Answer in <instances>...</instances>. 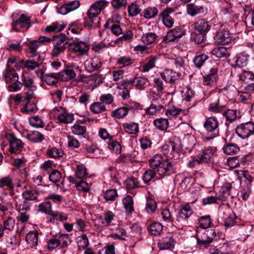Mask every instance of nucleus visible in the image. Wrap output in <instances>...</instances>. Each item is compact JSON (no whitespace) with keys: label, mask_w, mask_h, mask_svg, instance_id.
I'll list each match as a JSON object with an SVG mask.
<instances>
[{"label":"nucleus","mask_w":254,"mask_h":254,"mask_svg":"<svg viewBox=\"0 0 254 254\" xmlns=\"http://www.w3.org/2000/svg\"><path fill=\"white\" fill-rule=\"evenodd\" d=\"M57 74H58V72L46 74L43 77V80L49 85H55L58 82V79H59V76Z\"/></svg>","instance_id":"37998d69"},{"label":"nucleus","mask_w":254,"mask_h":254,"mask_svg":"<svg viewBox=\"0 0 254 254\" xmlns=\"http://www.w3.org/2000/svg\"><path fill=\"white\" fill-rule=\"evenodd\" d=\"M128 13L129 16H135L140 13L141 9L139 6L134 3H132L128 6Z\"/></svg>","instance_id":"338daca9"},{"label":"nucleus","mask_w":254,"mask_h":254,"mask_svg":"<svg viewBox=\"0 0 254 254\" xmlns=\"http://www.w3.org/2000/svg\"><path fill=\"white\" fill-rule=\"evenodd\" d=\"M238 82L240 85L242 86L243 85V83L248 82L249 80L254 79V73L252 72L246 70H243L239 74Z\"/></svg>","instance_id":"f704fd0d"},{"label":"nucleus","mask_w":254,"mask_h":254,"mask_svg":"<svg viewBox=\"0 0 254 254\" xmlns=\"http://www.w3.org/2000/svg\"><path fill=\"white\" fill-rule=\"evenodd\" d=\"M118 196L117 190L114 189H110L105 192L104 197L107 201H114Z\"/></svg>","instance_id":"774afa93"},{"label":"nucleus","mask_w":254,"mask_h":254,"mask_svg":"<svg viewBox=\"0 0 254 254\" xmlns=\"http://www.w3.org/2000/svg\"><path fill=\"white\" fill-rule=\"evenodd\" d=\"M39 195V191L35 189L26 190L23 191L22 193V196L24 199H25L28 201H40V200L38 199Z\"/></svg>","instance_id":"4be33fe9"},{"label":"nucleus","mask_w":254,"mask_h":254,"mask_svg":"<svg viewBox=\"0 0 254 254\" xmlns=\"http://www.w3.org/2000/svg\"><path fill=\"white\" fill-rule=\"evenodd\" d=\"M108 146L109 149L115 153H120L121 152V145L118 141L111 140L110 138L108 142Z\"/></svg>","instance_id":"0e129e2a"},{"label":"nucleus","mask_w":254,"mask_h":254,"mask_svg":"<svg viewBox=\"0 0 254 254\" xmlns=\"http://www.w3.org/2000/svg\"><path fill=\"white\" fill-rule=\"evenodd\" d=\"M165 107L157 106L151 104L150 106L146 109V113L149 115H155L157 113H160L162 111H164Z\"/></svg>","instance_id":"bf43d9fd"},{"label":"nucleus","mask_w":254,"mask_h":254,"mask_svg":"<svg viewBox=\"0 0 254 254\" xmlns=\"http://www.w3.org/2000/svg\"><path fill=\"white\" fill-rule=\"evenodd\" d=\"M175 168L171 162H169L168 160H164L158 169H157V172L162 178L175 173Z\"/></svg>","instance_id":"1a4fd4ad"},{"label":"nucleus","mask_w":254,"mask_h":254,"mask_svg":"<svg viewBox=\"0 0 254 254\" xmlns=\"http://www.w3.org/2000/svg\"><path fill=\"white\" fill-rule=\"evenodd\" d=\"M90 109L94 114H99L106 110L105 106L101 102H94L90 105Z\"/></svg>","instance_id":"de8ad7c7"},{"label":"nucleus","mask_w":254,"mask_h":254,"mask_svg":"<svg viewBox=\"0 0 254 254\" xmlns=\"http://www.w3.org/2000/svg\"><path fill=\"white\" fill-rule=\"evenodd\" d=\"M165 114L169 118H174L179 116L180 115L184 116L186 115L185 111L176 107L173 106L167 109L165 111Z\"/></svg>","instance_id":"e433bc0d"},{"label":"nucleus","mask_w":254,"mask_h":254,"mask_svg":"<svg viewBox=\"0 0 254 254\" xmlns=\"http://www.w3.org/2000/svg\"><path fill=\"white\" fill-rule=\"evenodd\" d=\"M58 118L60 123L65 124L71 123L74 120L73 115L68 113L66 111L60 113L58 116Z\"/></svg>","instance_id":"72a5a7b5"},{"label":"nucleus","mask_w":254,"mask_h":254,"mask_svg":"<svg viewBox=\"0 0 254 254\" xmlns=\"http://www.w3.org/2000/svg\"><path fill=\"white\" fill-rule=\"evenodd\" d=\"M87 17L84 18V26L90 28H96L100 25L101 18L99 15L87 11Z\"/></svg>","instance_id":"4468645a"},{"label":"nucleus","mask_w":254,"mask_h":254,"mask_svg":"<svg viewBox=\"0 0 254 254\" xmlns=\"http://www.w3.org/2000/svg\"><path fill=\"white\" fill-rule=\"evenodd\" d=\"M187 11L190 15L194 16L198 14H204L206 10L202 5L191 3L187 5Z\"/></svg>","instance_id":"dca6fc26"},{"label":"nucleus","mask_w":254,"mask_h":254,"mask_svg":"<svg viewBox=\"0 0 254 254\" xmlns=\"http://www.w3.org/2000/svg\"><path fill=\"white\" fill-rule=\"evenodd\" d=\"M28 139L31 142H39L44 139V136L38 131H33L27 135Z\"/></svg>","instance_id":"4d7b16f0"},{"label":"nucleus","mask_w":254,"mask_h":254,"mask_svg":"<svg viewBox=\"0 0 254 254\" xmlns=\"http://www.w3.org/2000/svg\"><path fill=\"white\" fill-rule=\"evenodd\" d=\"M155 93L154 92L153 94H150L152 101L151 104L165 107L166 101L165 98L162 95L155 94Z\"/></svg>","instance_id":"58836bf2"},{"label":"nucleus","mask_w":254,"mask_h":254,"mask_svg":"<svg viewBox=\"0 0 254 254\" xmlns=\"http://www.w3.org/2000/svg\"><path fill=\"white\" fill-rule=\"evenodd\" d=\"M59 79L64 81H67L74 78L76 73L70 67H66L61 72H58Z\"/></svg>","instance_id":"b1692460"},{"label":"nucleus","mask_w":254,"mask_h":254,"mask_svg":"<svg viewBox=\"0 0 254 254\" xmlns=\"http://www.w3.org/2000/svg\"><path fill=\"white\" fill-rule=\"evenodd\" d=\"M32 60H29L26 62L23 61V62L21 63H24V66L25 67L30 69H34L40 65L39 62L41 61V56L39 54L33 55V56H29Z\"/></svg>","instance_id":"393cba45"},{"label":"nucleus","mask_w":254,"mask_h":254,"mask_svg":"<svg viewBox=\"0 0 254 254\" xmlns=\"http://www.w3.org/2000/svg\"><path fill=\"white\" fill-rule=\"evenodd\" d=\"M23 62V60L16 57H12L10 58L7 63V68L4 73V78L6 82L12 83L17 81L19 78L17 73H16L12 67H10V64H14V66H16L18 64Z\"/></svg>","instance_id":"f03ea898"},{"label":"nucleus","mask_w":254,"mask_h":254,"mask_svg":"<svg viewBox=\"0 0 254 254\" xmlns=\"http://www.w3.org/2000/svg\"><path fill=\"white\" fill-rule=\"evenodd\" d=\"M211 27L209 22L204 18L199 19L194 23V29L196 33L203 35H206Z\"/></svg>","instance_id":"ddd939ff"},{"label":"nucleus","mask_w":254,"mask_h":254,"mask_svg":"<svg viewBox=\"0 0 254 254\" xmlns=\"http://www.w3.org/2000/svg\"><path fill=\"white\" fill-rule=\"evenodd\" d=\"M235 132L241 138H247L254 133V123L252 122L242 123L237 127Z\"/></svg>","instance_id":"20e7f679"},{"label":"nucleus","mask_w":254,"mask_h":254,"mask_svg":"<svg viewBox=\"0 0 254 254\" xmlns=\"http://www.w3.org/2000/svg\"><path fill=\"white\" fill-rule=\"evenodd\" d=\"M128 114L125 106L117 109L111 112V116L114 118L120 119L125 117Z\"/></svg>","instance_id":"79ce46f5"},{"label":"nucleus","mask_w":254,"mask_h":254,"mask_svg":"<svg viewBox=\"0 0 254 254\" xmlns=\"http://www.w3.org/2000/svg\"><path fill=\"white\" fill-rule=\"evenodd\" d=\"M216 151V148L214 147H208L204 149L202 154L197 155L198 164L208 163L211 162Z\"/></svg>","instance_id":"9b49d317"},{"label":"nucleus","mask_w":254,"mask_h":254,"mask_svg":"<svg viewBox=\"0 0 254 254\" xmlns=\"http://www.w3.org/2000/svg\"><path fill=\"white\" fill-rule=\"evenodd\" d=\"M76 176L79 179H84L87 176L86 168L83 165H79L76 167Z\"/></svg>","instance_id":"69168bd1"},{"label":"nucleus","mask_w":254,"mask_h":254,"mask_svg":"<svg viewBox=\"0 0 254 254\" xmlns=\"http://www.w3.org/2000/svg\"><path fill=\"white\" fill-rule=\"evenodd\" d=\"M77 240L79 250L85 249L88 246L89 240L86 234L79 236Z\"/></svg>","instance_id":"5fc2aeb1"},{"label":"nucleus","mask_w":254,"mask_h":254,"mask_svg":"<svg viewBox=\"0 0 254 254\" xmlns=\"http://www.w3.org/2000/svg\"><path fill=\"white\" fill-rule=\"evenodd\" d=\"M208 58V56L205 54H201L195 57L193 62L196 67L200 68Z\"/></svg>","instance_id":"052dcab7"},{"label":"nucleus","mask_w":254,"mask_h":254,"mask_svg":"<svg viewBox=\"0 0 254 254\" xmlns=\"http://www.w3.org/2000/svg\"><path fill=\"white\" fill-rule=\"evenodd\" d=\"M102 63L100 58L94 57L87 60L84 63V66L87 71L90 72L98 70L102 66Z\"/></svg>","instance_id":"2eb2a0df"},{"label":"nucleus","mask_w":254,"mask_h":254,"mask_svg":"<svg viewBox=\"0 0 254 254\" xmlns=\"http://www.w3.org/2000/svg\"><path fill=\"white\" fill-rule=\"evenodd\" d=\"M9 143V152L11 154H18L22 150L24 143L22 141L17 138L13 133H10L7 136Z\"/></svg>","instance_id":"423d86ee"},{"label":"nucleus","mask_w":254,"mask_h":254,"mask_svg":"<svg viewBox=\"0 0 254 254\" xmlns=\"http://www.w3.org/2000/svg\"><path fill=\"white\" fill-rule=\"evenodd\" d=\"M169 122L167 119L160 118L157 119L154 121V125L158 129L164 130L168 127Z\"/></svg>","instance_id":"864d4df0"},{"label":"nucleus","mask_w":254,"mask_h":254,"mask_svg":"<svg viewBox=\"0 0 254 254\" xmlns=\"http://www.w3.org/2000/svg\"><path fill=\"white\" fill-rule=\"evenodd\" d=\"M222 115L227 121L232 123L238 118L237 111L233 109H227L223 111Z\"/></svg>","instance_id":"4c0bfd02"},{"label":"nucleus","mask_w":254,"mask_h":254,"mask_svg":"<svg viewBox=\"0 0 254 254\" xmlns=\"http://www.w3.org/2000/svg\"><path fill=\"white\" fill-rule=\"evenodd\" d=\"M0 188L9 191H13L14 185L10 176H6L0 179Z\"/></svg>","instance_id":"c756f323"},{"label":"nucleus","mask_w":254,"mask_h":254,"mask_svg":"<svg viewBox=\"0 0 254 254\" xmlns=\"http://www.w3.org/2000/svg\"><path fill=\"white\" fill-rule=\"evenodd\" d=\"M31 25L30 17L22 14L18 19L13 22L12 28L15 31H19V28L22 29L23 30H27Z\"/></svg>","instance_id":"6e6552de"},{"label":"nucleus","mask_w":254,"mask_h":254,"mask_svg":"<svg viewBox=\"0 0 254 254\" xmlns=\"http://www.w3.org/2000/svg\"><path fill=\"white\" fill-rule=\"evenodd\" d=\"M39 233L38 231H31L26 235L25 240L29 247H33L38 244Z\"/></svg>","instance_id":"473e14b6"},{"label":"nucleus","mask_w":254,"mask_h":254,"mask_svg":"<svg viewBox=\"0 0 254 254\" xmlns=\"http://www.w3.org/2000/svg\"><path fill=\"white\" fill-rule=\"evenodd\" d=\"M225 106L221 105L219 103V99H217L215 102L211 103L209 104L208 110L215 113H219L223 112Z\"/></svg>","instance_id":"3c124183"},{"label":"nucleus","mask_w":254,"mask_h":254,"mask_svg":"<svg viewBox=\"0 0 254 254\" xmlns=\"http://www.w3.org/2000/svg\"><path fill=\"white\" fill-rule=\"evenodd\" d=\"M164 87L162 79L160 78H155L154 79V85L153 87L151 89L150 94L162 95L164 94Z\"/></svg>","instance_id":"bb28decb"},{"label":"nucleus","mask_w":254,"mask_h":254,"mask_svg":"<svg viewBox=\"0 0 254 254\" xmlns=\"http://www.w3.org/2000/svg\"><path fill=\"white\" fill-rule=\"evenodd\" d=\"M126 109L128 112L129 111L135 112L138 110L142 109V105L138 102L130 100L124 104Z\"/></svg>","instance_id":"c03bdc74"},{"label":"nucleus","mask_w":254,"mask_h":254,"mask_svg":"<svg viewBox=\"0 0 254 254\" xmlns=\"http://www.w3.org/2000/svg\"><path fill=\"white\" fill-rule=\"evenodd\" d=\"M163 229L161 223L157 222H151L147 226V230L151 235H159Z\"/></svg>","instance_id":"a878e982"},{"label":"nucleus","mask_w":254,"mask_h":254,"mask_svg":"<svg viewBox=\"0 0 254 254\" xmlns=\"http://www.w3.org/2000/svg\"><path fill=\"white\" fill-rule=\"evenodd\" d=\"M65 25L64 24H61L58 22H54L51 25H49L46 27L45 31L48 32H61L65 27Z\"/></svg>","instance_id":"09e8293b"},{"label":"nucleus","mask_w":254,"mask_h":254,"mask_svg":"<svg viewBox=\"0 0 254 254\" xmlns=\"http://www.w3.org/2000/svg\"><path fill=\"white\" fill-rule=\"evenodd\" d=\"M157 38V35L153 32L144 33L141 37V40L144 44L150 45L153 43Z\"/></svg>","instance_id":"a19ab883"},{"label":"nucleus","mask_w":254,"mask_h":254,"mask_svg":"<svg viewBox=\"0 0 254 254\" xmlns=\"http://www.w3.org/2000/svg\"><path fill=\"white\" fill-rule=\"evenodd\" d=\"M158 10L156 7H148L143 11V16L147 19L155 17L158 14Z\"/></svg>","instance_id":"13d9d810"},{"label":"nucleus","mask_w":254,"mask_h":254,"mask_svg":"<svg viewBox=\"0 0 254 254\" xmlns=\"http://www.w3.org/2000/svg\"><path fill=\"white\" fill-rule=\"evenodd\" d=\"M108 3V2L106 0L96 1L91 5L88 11L95 15H99L101 11L107 6Z\"/></svg>","instance_id":"5701e85b"},{"label":"nucleus","mask_w":254,"mask_h":254,"mask_svg":"<svg viewBox=\"0 0 254 254\" xmlns=\"http://www.w3.org/2000/svg\"><path fill=\"white\" fill-rule=\"evenodd\" d=\"M22 86L25 88H33L36 86L34 83V80L32 77L28 75L22 74L21 76Z\"/></svg>","instance_id":"e2e57ef3"},{"label":"nucleus","mask_w":254,"mask_h":254,"mask_svg":"<svg viewBox=\"0 0 254 254\" xmlns=\"http://www.w3.org/2000/svg\"><path fill=\"white\" fill-rule=\"evenodd\" d=\"M214 40L218 44L226 45L232 42V37L228 30L219 29L214 37Z\"/></svg>","instance_id":"9d476101"},{"label":"nucleus","mask_w":254,"mask_h":254,"mask_svg":"<svg viewBox=\"0 0 254 254\" xmlns=\"http://www.w3.org/2000/svg\"><path fill=\"white\" fill-rule=\"evenodd\" d=\"M203 84L204 85L213 86L217 82L218 79V69L217 67H212L208 74L203 76Z\"/></svg>","instance_id":"f8f14e48"},{"label":"nucleus","mask_w":254,"mask_h":254,"mask_svg":"<svg viewBox=\"0 0 254 254\" xmlns=\"http://www.w3.org/2000/svg\"><path fill=\"white\" fill-rule=\"evenodd\" d=\"M123 203L124 208L126 210V213L127 215H131L134 211L133 207V200L132 196L127 195L123 200Z\"/></svg>","instance_id":"7c9ffc66"},{"label":"nucleus","mask_w":254,"mask_h":254,"mask_svg":"<svg viewBox=\"0 0 254 254\" xmlns=\"http://www.w3.org/2000/svg\"><path fill=\"white\" fill-rule=\"evenodd\" d=\"M148 83L147 78L142 76L135 77L132 81V85L139 90L144 89L147 86Z\"/></svg>","instance_id":"c85d7f7f"},{"label":"nucleus","mask_w":254,"mask_h":254,"mask_svg":"<svg viewBox=\"0 0 254 254\" xmlns=\"http://www.w3.org/2000/svg\"><path fill=\"white\" fill-rule=\"evenodd\" d=\"M211 53L218 58L227 57L229 55L227 49L223 47H217L211 52Z\"/></svg>","instance_id":"49530a36"},{"label":"nucleus","mask_w":254,"mask_h":254,"mask_svg":"<svg viewBox=\"0 0 254 254\" xmlns=\"http://www.w3.org/2000/svg\"><path fill=\"white\" fill-rule=\"evenodd\" d=\"M61 240L57 238L56 237H53L49 239L47 241V248L49 251H51L58 247L60 245V241Z\"/></svg>","instance_id":"680f3d73"},{"label":"nucleus","mask_w":254,"mask_h":254,"mask_svg":"<svg viewBox=\"0 0 254 254\" xmlns=\"http://www.w3.org/2000/svg\"><path fill=\"white\" fill-rule=\"evenodd\" d=\"M158 58V57L157 56L150 57L148 62L142 65V71H148L150 69L154 67L155 66L156 61Z\"/></svg>","instance_id":"603ef678"},{"label":"nucleus","mask_w":254,"mask_h":254,"mask_svg":"<svg viewBox=\"0 0 254 254\" xmlns=\"http://www.w3.org/2000/svg\"><path fill=\"white\" fill-rule=\"evenodd\" d=\"M157 171L153 169H148L145 171L142 176V180L146 184H149L151 180L156 176Z\"/></svg>","instance_id":"a18cd8bd"},{"label":"nucleus","mask_w":254,"mask_h":254,"mask_svg":"<svg viewBox=\"0 0 254 254\" xmlns=\"http://www.w3.org/2000/svg\"><path fill=\"white\" fill-rule=\"evenodd\" d=\"M161 76L165 82L173 84L179 78L180 74L172 69H166L161 73Z\"/></svg>","instance_id":"6ab92c4d"},{"label":"nucleus","mask_w":254,"mask_h":254,"mask_svg":"<svg viewBox=\"0 0 254 254\" xmlns=\"http://www.w3.org/2000/svg\"><path fill=\"white\" fill-rule=\"evenodd\" d=\"M193 212L189 204H186L180 210L176 216V219L170 211L166 208L162 211L161 215L163 220L166 223H170L179 228L189 226L191 221V216Z\"/></svg>","instance_id":"f257e3e1"},{"label":"nucleus","mask_w":254,"mask_h":254,"mask_svg":"<svg viewBox=\"0 0 254 254\" xmlns=\"http://www.w3.org/2000/svg\"><path fill=\"white\" fill-rule=\"evenodd\" d=\"M163 157L161 155H155L152 158L149 159V166L152 169L155 170L157 171V169H158L159 167L162 164V163L164 161Z\"/></svg>","instance_id":"c9c22d12"},{"label":"nucleus","mask_w":254,"mask_h":254,"mask_svg":"<svg viewBox=\"0 0 254 254\" xmlns=\"http://www.w3.org/2000/svg\"><path fill=\"white\" fill-rule=\"evenodd\" d=\"M69 46L72 52L78 53L81 55L85 54L89 49V45L86 43L82 41L71 43Z\"/></svg>","instance_id":"f3484780"},{"label":"nucleus","mask_w":254,"mask_h":254,"mask_svg":"<svg viewBox=\"0 0 254 254\" xmlns=\"http://www.w3.org/2000/svg\"><path fill=\"white\" fill-rule=\"evenodd\" d=\"M52 41V39L45 36H40L38 40L30 41L26 43V46L28 48V54L29 56L39 54L37 51L38 48L41 44L44 43H49Z\"/></svg>","instance_id":"0eeeda50"},{"label":"nucleus","mask_w":254,"mask_h":254,"mask_svg":"<svg viewBox=\"0 0 254 254\" xmlns=\"http://www.w3.org/2000/svg\"><path fill=\"white\" fill-rule=\"evenodd\" d=\"M175 246V241L172 236H167L160 239L158 246L160 250H164L172 249Z\"/></svg>","instance_id":"412c9836"},{"label":"nucleus","mask_w":254,"mask_h":254,"mask_svg":"<svg viewBox=\"0 0 254 254\" xmlns=\"http://www.w3.org/2000/svg\"><path fill=\"white\" fill-rule=\"evenodd\" d=\"M219 122L216 117L213 116L208 118L204 123L203 126L209 133H211V138L219 134Z\"/></svg>","instance_id":"39448f33"},{"label":"nucleus","mask_w":254,"mask_h":254,"mask_svg":"<svg viewBox=\"0 0 254 254\" xmlns=\"http://www.w3.org/2000/svg\"><path fill=\"white\" fill-rule=\"evenodd\" d=\"M216 236V232L213 229L205 231L202 235H199L197 233L195 235L197 245L200 247L206 248L212 242Z\"/></svg>","instance_id":"7ed1b4c3"},{"label":"nucleus","mask_w":254,"mask_h":254,"mask_svg":"<svg viewBox=\"0 0 254 254\" xmlns=\"http://www.w3.org/2000/svg\"><path fill=\"white\" fill-rule=\"evenodd\" d=\"M24 102H25V103L24 106L20 109L21 112L29 114L30 113H34L37 111L38 108L34 100H27Z\"/></svg>","instance_id":"2f4dec72"},{"label":"nucleus","mask_w":254,"mask_h":254,"mask_svg":"<svg viewBox=\"0 0 254 254\" xmlns=\"http://www.w3.org/2000/svg\"><path fill=\"white\" fill-rule=\"evenodd\" d=\"M239 147L235 144L228 143L223 147L224 152L228 155H234L239 151Z\"/></svg>","instance_id":"8fccbe9b"},{"label":"nucleus","mask_w":254,"mask_h":254,"mask_svg":"<svg viewBox=\"0 0 254 254\" xmlns=\"http://www.w3.org/2000/svg\"><path fill=\"white\" fill-rule=\"evenodd\" d=\"M36 89V86L33 88H27L24 93V95L22 96L21 94H17L15 96L14 100L15 102H22L27 100H35L36 97L34 91Z\"/></svg>","instance_id":"aec40b11"},{"label":"nucleus","mask_w":254,"mask_h":254,"mask_svg":"<svg viewBox=\"0 0 254 254\" xmlns=\"http://www.w3.org/2000/svg\"><path fill=\"white\" fill-rule=\"evenodd\" d=\"M123 127L125 131L129 134H135L139 131V127L137 123H124Z\"/></svg>","instance_id":"ea45409f"},{"label":"nucleus","mask_w":254,"mask_h":254,"mask_svg":"<svg viewBox=\"0 0 254 254\" xmlns=\"http://www.w3.org/2000/svg\"><path fill=\"white\" fill-rule=\"evenodd\" d=\"M174 11V9L172 7H167L160 14V16L162 18L163 24L168 28L172 27L174 25V20L170 15V14Z\"/></svg>","instance_id":"a211bd4d"},{"label":"nucleus","mask_w":254,"mask_h":254,"mask_svg":"<svg viewBox=\"0 0 254 254\" xmlns=\"http://www.w3.org/2000/svg\"><path fill=\"white\" fill-rule=\"evenodd\" d=\"M30 125L35 127H43L44 123L38 116H33L29 119Z\"/></svg>","instance_id":"6e6d98bb"},{"label":"nucleus","mask_w":254,"mask_h":254,"mask_svg":"<svg viewBox=\"0 0 254 254\" xmlns=\"http://www.w3.org/2000/svg\"><path fill=\"white\" fill-rule=\"evenodd\" d=\"M71 129L72 133L74 135L79 136V137H85L87 133L86 127L80 125L78 122H77L73 126Z\"/></svg>","instance_id":"cd10ccee"}]
</instances>
